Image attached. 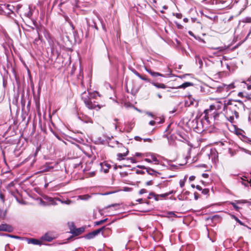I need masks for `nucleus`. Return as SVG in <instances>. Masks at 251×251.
<instances>
[{
    "label": "nucleus",
    "instance_id": "obj_1",
    "mask_svg": "<svg viewBox=\"0 0 251 251\" xmlns=\"http://www.w3.org/2000/svg\"><path fill=\"white\" fill-rule=\"evenodd\" d=\"M226 105V103H223L219 100H216V102L211 105L209 108L205 109L204 111L205 114L204 119L207 121L210 117L212 116L214 119H216L219 116V113L217 112L222 109L224 110V106Z\"/></svg>",
    "mask_w": 251,
    "mask_h": 251
},
{
    "label": "nucleus",
    "instance_id": "obj_2",
    "mask_svg": "<svg viewBox=\"0 0 251 251\" xmlns=\"http://www.w3.org/2000/svg\"><path fill=\"white\" fill-rule=\"evenodd\" d=\"M225 115L226 119L230 122H232L234 117L237 119L239 117L238 112L235 111L233 106H230L228 105L224 106Z\"/></svg>",
    "mask_w": 251,
    "mask_h": 251
},
{
    "label": "nucleus",
    "instance_id": "obj_3",
    "mask_svg": "<svg viewBox=\"0 0 251 251\" xmlns=\"http://www.w3.org/2000/svg\"><path fill=\"white\" fill-rule=\"evenodd\" d=\"M90 97H91V95H89V93L85 92L83 93L81 95V98L85 103L86 106L89 109H95L97 107H98L99 109H100V107L99 106V105L96 104L95 102H93L92 101Z\"/></svg>",
    "mask_w": 251,
    "mask_h": 251
},
{
    "label": "nucleus",
    "instance_id": "obj_4",
    "mask_svg": "<svg viewBox=\"0 0 251 251\" xmlns=\"http://www.w3.org/2000/svg\"><path fill=\"white\" fill-rule=\"evenodd\" d=\"M230 106H233L235 111L238 112L240 109L244 108V104L243 102L240 100H234L232 102H228L227 103Z\"/></svg>",
    "mask_w": 251,
    "mask_h": 251
},
{
    "label": "nucleus",
    "instance_id": "obj_5",
    "mask_svg": "<svg viewBox=\"0 0 251 251\" xmlns=\"http://www.w3.org/2000/svg\"><path fill=\"white\" fill-rule=\"evenodd\" d=\"M229 87L230 88H233V86L232 85H229L227 86L225 84H222V85L219 86L216 88V92L218 93H222L223 94L225 92L227 93V90L228 88ZM227 94L226 93L224 94L223 95V97H226V96Z\"/></svg>",
    "mask_w": 251,
    "mask_h": 251
},
{
    "label": "nucleus",
    "instance_id": "obj_6",
    "mask_svg": "<svg viewBox=\"0 0 251 251\" xmlns=\"http://www.w3.org/2000/svg\"><path fill=\"white\" fill-rule=\"evenodd\" d=\"M185 104L188 106L194 105L197 106L198 105V101L195 100L192 95H189L187 100L185 101Z\"/></svg>",
    "mask_w": 251,
    "mask_h": 251
},
{
    "label": "nucleus",
    "instance_id": "obj_7",
    "mask_svg": "<svg viewBox=\"0 0 251 251\" xmlns=\"http://www.w3.org/2000/svg\"><path fill=\"white\" fill-rule=\"evenodd\" d=\"M13 227L7 224H2L0 225V231L11 232L13 231Z\"/></svg>",
    "mask_w": 251,
    "mask_h": 251
},
{
    "label": "nucleus",
    "instance_id": "obj_8",
    "mask_svg": "<svg viewBox=\"0 0 251 251\" xmlns=\"http://www.w3.org/2000/svg\"><path fill=\"white\" fill-rule=\"evenodd\" d=\"M53 168V167L50 166L49 164L46 163V164L42 166L40 168L39 173H43L50 171L51 169Z\"/></svg>",
    "mask_w": 251,
    "mask_h": 251
},
{
    "label": "nucleus",
    "instance_id": "obj_9",
    "mask_svg": "<svg viewBox=\"0 0 251 251\" xmlns=\"http://www.w3.org/2000/svg\"><path fill=\"white\" fill-rule=\"evenodd\" d=\"M146 156L150 157L152 162H154L155 164H158L159 163V161L157 159L156 154L152 153H148L146 154Z\"/></svg>",
    "mask_w": 251,
    "mask_h": 251
},
{
    "label": "nucleus",
    "instance_id": "obj_10",
    "mask_svg": "<svg viewBox=\"0 0 251 251\" xmlns=\"http://www.w3.org/2000/svg\"><path fill=\"white\" fill-rule=\"evenodd\" d=\"M41 239L43 240L50 242L53 240V238L51 235L47 233L43 236Z\"/></svg>",
    "mask_w": 251,
    "mask_h": 251
},
{
    "label": "nucleus",
    "instance_id": "obj_11",
    "mask_svg": "<svg viewBox=\"0 0 251 251\" xmlns=\"http://www.w3.org/2000/svg\"><path fill=\"white\" fill-rule=\"evenodd\" d=\"M27 243L28 244H32L33 245H41V242L39 240L34 239V238H29L27 240Z\"/></svg>",
    "mask_w": 251,
    "mask_h": 251
},
{
    "label": "nucleus",
    "instance_id": "obj_12",
    "mask_svg": "<svg viewBox=\"0 0 251 251\" xmlns=\"http://www.w3.org/2000/svg\"><path fill=\"white\" fill-rule=\"evenodd\" d=\"M146 70L153 76H162L163 75L159 73L153 72L151 69L146 68Z\"/></svg>",
    "mask_w": 251,
    "mask_h": 251
},
{
    "label": "nucleus",
    "instance_id": "obj_13",
    "mask_svg": "<svg viewBox=\"0 0 251 251\" xmlns=\"http://www.w3.org/2000/svg\"><path fill=\"white\" fill-rule=\"evenodd\" d=\"M128 151H127L125 153H119L117 154V159L119 160H122L124 159V157L126 156L127 155Z\"/></svg>",
    "mask_w": 251,
    "mask_h": 251
},
{
    "label": "nucleus",
    "instance_id": "obj_14",
    "mask_svg": "<svg viewBox=\"0 0 251 251\" xmlns=\"http://www.w3.org/2000/svg\"><path fill=\"white\" fill-rule=\"evenodd\" d=\"M147 172L148 173V174L150 175H151V176H153V175H154L155 174H159V173L157 172L156 171H155L154 170L151 168H149L148 167V168H147Z\"/></svg>",
    "mask_w": 251,
    "mask_h": 251
},
{
    "label": "nucleus",
    "instance_id": "obj_15",
    "mask_svg": "<svg viewBox=\"0 0 251 251\" xmlns=\"http://www.w3.org/2000/svg\"><path fill=\"white\" fill-rule=\"evenodd\" d=\"M105 228V227L104 226L100 228H99L97 230H95L92 232V234L95 237L96 235H97L98 234H99L101 231H102L103 230H104Z\"/></svg>",
    "mask_w": 251,
    "mask_h": 251
},
{
    "label": "nucleus",
    "instance_id": "obj_16",
    "mask_svg": "<svg viewBox=\"0 0 251 251\" xmlns=\"http://www.w3.org/2000/svg\"><path fill=\"white\" fill-rule=\"evenodd\" d=\"M193 84L191 82H185L184 83H183L182 84L179 85L178 88H185L187 87H189L190 86H191Z\"/></svg>",
    "mask_w": 251,
    "mask_h": 251
},
{
    "label": "nucleus",
    "instance_id": "obj_17",
    "mask_svg": "<svg viewBox=\"0 0 251 251\" xmlns=\"http://www.w3.org/2000/svg\"><path fill=\"white\" fill-rule=\"evenodd\" d=\"M153 85L158 88L165 89L166 88V85L163 83H153Z\"/></svg>",
    "mask_w": 251,
    "mask_h": 251
},
{
    "label": "nucleus",
    "instance_id": "obj_18",
    "mask_svg": "<svg viewBox=\"0 0 251 251\" xmlns=\"http://www.w3.org/2000/svg\"><path fill=\"white\" fill-rule=\"evenodd\" d=\"M212 49L217 50L220 52H223L226 49V47H219L217 48H212Z\"/></svg>",
    "mask_w": 251,
    "mask_h": 251
},
{
    "label": "nucleus",
    "instance_id": "obj_19",
    "mask_svg": "<svg viewBox=\"0 0 251 251\" xmlns=\"http://www.w3.org/2000/svg\"><path fill=\"white\" fill-rule=\"evenodd\" d=\"M6 214V211H3L0 209V219H4Z\"/></svg>",
    "mask_w": 251,
    "mask_h": 251
},
{
    "label": "nucleus",
    "instance_id": "obj_20",
    "mask_svg": "<svg viewBox=\"0 0 251 251\" xmlns=\"http://www.w3.org/2000/svg\"><path fill=\"white\" fill-rule=\"evenodd\" d=\"M230 204H231L233 207H234V208L236 210V211H239V209L240 208V207L238 206L237 205V203L236 202H235V201H233V202H230Z\"/></svg>",
    "mask_w": 251,
    "mask_h": 251
},
{
    "label": "nucleus",
    "instance_id": "obj_21",
    "mask_svg": "<svg viewBox=\"0 0 251 251\" xmlns=\"http://www.w3.org/2000/svg\"><path fill=\"white\" fill-rule=\"evenodd\" d=\"M186 179H187V177L185 176L183 179H182V180L181 179L180 180L179 185H180V187L182 188L184 187V186L185 185V182L186 180Z\"/></svg>",
    "mask_w": 251,
    "mask_h": 251
},
{
    "label": "nucleus",
    "instance_id": "obj_22",
    "mask_svg": "<svg viewBox=\"0 0 251 251\" xmlns=\"http://www.w3.org/2000/svg\"><path fill=\"white\" fill-rule=\"evenodd\" d=\"M163 123V121L162 120H160V121H151L149 122V124L151 126H154L155 124V123L161 124Z\"/></svg>",
    "mask_w": 251,
    "mask_h": 251
},
{
    "label": "nucleus",
    "instance_id": "obj_23",
    "mask_svg": "<svg viewBox=\"0 0 251 251\" xmlns=\"http://www.w3.org/2000/svg\"><path fill=\"white\" fill-rule=\"evenodd\" d=\"M55 200L60 201L62 203H65V204H70L71 203V201H70V200H68V201H63L61 200L59 198L56 199Z\"/></svg>",
    "mask_w": 251,
    "mask_h": 251
},
{
    "label": "nucleus",
    "instance_id": "obj_24",
    "mask_svg": "<svg viewBox=\"0 0 251 251\" xmlns=\"http://www.w3.org/2000/svg\"><path fill=\"white\" fill-rule=\"evenodd\" d=\"M94 237H95L92 232L89 233L85 236V238L87 239H91L93 238Z\"/></svg>",
    "mask_w": 251,
    "mask_h": 251
},
{
    "label": "nucleus",
    "instance_id": "obj_25",
    "mask_svg": "<svg viewBox=\"0 0 251 251\" xmlns=\"http://www.w3.org/2000/svg\"><path fill=\"white\" fill-rule=\"evenodd\" d=\"M133 126H133V124H131V123L129 124L128 127L127 129H126V131L128 132H130L131 130H132V129L133 128Z\"/></svg>",
    "mask_w": 251,
    "mask_h": 251
},
{
    "label": "nucleus",
    "instance_id": "obj_26",
    "mask_svg": "<svg viewBox=\"0 0 251 251\" xmlns=\"http://www.w3.org/2000/svg\"><path fill=\"white\" fill-rule=\"evenodd\" d=\"M235 202L237 204H243L247 202L246 200H235Z\"/></svg>",
    "mask_w": 251,
    "mask_h": 251
},
{
    "label": "nucleus",
    "instance_id": "obj_27",
    "mask_svg": "<svg viewBox=\"0 0 251 251\" xmlns=\"http://www.w3.org/2000/svg\"><path fill=\"white\" fill-rule=\"evenodd\" d=\"M80 199L81 200H87L90 198V196L88 195H82L79 196Z\"/></svg>",
    "mask_w": 251,
    "mask_h": 251
},
{
    "label": "nucleus",
    "instance_id": "obj_28",
    "mask_svg": "<svg viewBox=\"0 0 251 251\" xmlns=\"http://www.w3.org/2000/svg\"><path fill=\"white\" fill-rule=\"evenodd\" d=\"M100 165H101V167H102V168H103V165H104L103 163H101V164H100ZM104 165H105V166H106V167H107V169H104V172L106 173H107V172H108V169H109V165H106V164H104Z\"/></svg>",
    "mask_w": 251,
    "mask_h": 251
},
{
    "label": "nucleus",
    "instance_id": "obj_29",
    "mask_svg": "<svg viewBox=\"0 0 251 251\" xmlns=\"http://www.w3.org/2000/svg\"><path fill=\"white\" fill-rule=\"evenodd\" d=\"M49 201L53 205H56L57 203L55 202V199H53L51 198H49Z\"/></svg>",
    "mask_w": 251,
    "mask_h": 251
},
{
    "label": "nucleus",
    "instance_id": "obj_30",
    "mask_svg": "<svg viewBox=\"0 0 251 251\" xmlns=\"http://www.w3.org/2000/svg\"><path fill=\"white\" fill-rule=\"evenodd\" d=\"M4 235L5 236H6L10 237L13 238H16V239L20 238V237L17 236H15V235H10V234H5Z\"/></svg>",
    "mask_w": 251,
    "mask_h": 251
},
{
    "label": "nucleus",
    "instance_id": "obj_31",
    "mask_svg": "<svg viewBox=\"0 0 251 251\" xmlns=\"http://www.w3.org/2000/svg\"><path fill=\"white\" fill-rule=\"evenodd\" d=\"M244 21L245 22H246V23H251V17H246V18H245V19L244 20Z\"/></svg>",
    "mask_w": 251,
    "mask_h": 251
},
{
    "label": "nucleus",
    "instance_id": "obj_32",
    "mask_svg": "<svg viewBox=\"0 0 251 251\" xmlns=\"http://www.w3.org/2000/svg\"><path fill=\"white\" fill-rule=\"evenodd\" d=\"M139 193V194L142 195L144 193H147V191L145 189H142L140 190Z\"/></svg>",
    "mask_w": 251,
    "mask_h": 251
},
{
    "label": "nucleus",
    "instance_id": "obj_33",
    "mask_svg": "<svg viewBox=\"0 0 251 251\" xmlns=\"http://www.w3.org/2000/svg\"><path fill=\"white\" fill-rule=\"evenodd\" d=\"M140 79L142 80H145V81H148V78L145 75H140V77H139Z\"/></svg>",
    "mask_w": 251,
    "mask_h": 251
},
{
    "label": "nucleus",
    "instance_id": "obj_34",
    "mask_svg": "<svg viewBox=\"0 0 251 251\" xmlns=\"http://www.w3.org/2000/svg\"><path fill=\"white\" fill-rule=\"evenodd\" d=\"M0 199L1 200L2 202L4 201V196L1 193H0Z\"/></svg>",
    "mask_w": 251,
    "mask_h": 251
},
{
    "label": "nucleus",
    "instance_id": "obj_35",
    "mask_svg": "<svg viewBox=\"0 0 251 251\" xmlns=\"http://www.w3.org/2000/svg\"><path fill=\"white\" fill-rule=\"evenodd\" d=\"M103 221L102 220H100V221H97L96 222H95V226H99V225H101L103 224Z\"/></svg>",
    "mask_w": 251,
    "mask_h": 251
},
{
    "label": "nucleus",
    "instance_id": "obj_36",
    "mask_svg": "<svg viewBox=\"0 0 251 251\" xmlns=\"http://www.w3.org/2000/svg\"><path fill=\"white\" fill-rule=\"evenodd\" d=\"M234 219L239 223L241 225H243V223L240 220H239L235 216H233Z\"/></svg>",
    "mask_w": 251,
    "mask_h": 251
},
{
    "label": "nucleus",
    "instance_id": "obj_37",
    "mask_svg": "<svg viewBox=\"0 0 251 251\" xmlns=\"http://www.w3.org/2000/svg\"><path fill=\"white\" fill-rule=\"evenodd\" d=\"M208 192H209V190H208V189H203V190H202V193L203 194H204V195H206V194H207L208 193Z\"/></svg>",
    "mask_w": 251,
    "mask_h": 251
},
{
    "label": "nucleus",
    "instance_id": "obj_38",
    "mask_svg": "<svg viewBox=\"0 0 251 251\" xmlns=\"http://www.w3.org/2000/svg\"><path fill=\"white\" fill-rule=\"evenodd\" d=\"M134 139L137 141H141L142 140L140 137L137 136L134 137Z\"/></svg>",
    "mask_w": 251,
    "mask_h": 251
},
{
    "label": "nucleus",
    "instance_id": "obj_39",
    "mask_svg": "<svg viewBox=\"0 0 251 251\" xmlns=\"http://www.w3.org/2000/svg\"><path fill=\"white\" fill-rule=\"evenodd\" d=\"M175 15H176V17H177L178 19H181L182 17V15L180 13H176L175 14Z\"/></svg>",
    "mask_w": 251,
    "mask_h": 251
},
{
    "label": "nucleus",
    "instance_id": "obj_40",
    "mask_svg": "<svg viewBox=\"0 0 251 251\" xmlns=\"http://www.w3.org/2000/svg\"><path fill=\"white\" fill-rule=\"evenodd\" d=\"M127 159L129 160L130 161V162L132 163H134L136 162L135 159H134L133 158H128Z\"/></svg>",
    "mask_w": 251,
    "mask_h": 251
},
{
    "label": "nucleus",
    "instance_id": "obj_41",
    "mask_svg": "<svg viewBox=\"0 0 251 251\" xmlns=\"http://www.w3.org/2000/svg\"><path fill=\"white\" fill-rule=\"evenodd\" d=\"M118 206H119V204L116 203V204H113L109 205L107 206L106 207V208H110L111 207Z\"/></svg>",
    "mask_w": 251,
    "mask_h": 251
},
{
    "label": "nucleus",
    "instance_id": "obj_42",
    "mask_svg": "<svg viewBox=\"0 0 251 251\" xmlns=\"http://www.w3.org/2000/svg\"><path fill=\"white\" fill-rule=\"evenodd\" d=\"M133 73H134V74L136 75H137L138 77H140L141 75H140L139 73H138L136 71L134 70V71H133Z\"/></svg>",
    "mask_w": 251,
    "mask_h": 251
},
{
    "label": "nucleus",
    "instance_id": "obj_43",
    "mask_svg": "<svg viewBox=\"0 0 251 251\" xmlns=\"http://www.w3.org/2000/svg\"><path fill=\"white\" fill-rule=\"evenodd\" d=\"M146 114L148 115V116H150L152 117V118H154V115L151 112H147Z\"/></svg>",
    "mask_w": 251,
    "mask_h": 251
},
{
    "label": "nucleus",
    "instance_id": "obj_44",
    "mask_svg": "<svg viewBox=\"0 0 251 251\" xmlns=\"http://www.w3.org/2000/svg\"><path fill=\"white\" fill-rule=\"evenodd\" d=\"M144 141V142H151V139H150V138H145L143 139Z\"/></svg>",
    "mask_w": 251,
    "mask_h": 251
},
{
    "label": "nucleus",
    "instance_id": "obj_45",
    "mask_svg": "<svg viewBox=\"0 0 251 251\" xmlns=\"http://www.w3.org/2000/svg\"><path fill=\"white\" fill-rule=\"evenodd\" d=\"M195 176H190L189 177V180H190V181H193V180L195 179Z\"/></svg>",
    "mask_w": 251,
    "mask_h": 251
},
{
    "label": "nucleus",
    "instance_id": "obj_46",
    "mask_svg": "<svg viewBox=\"0 0 251 251\" xmlns=\"http://www.w3.org/2000/svg\"><path fill=\"white\" fill-rule=\"evenodd\" d=\"M145 161H146V162H147L148 163L152 162V160L150 158H145Z\"/></svg>",
    "mask_w": 251,
    "mask_h": 251
},
{
    "label": "nucleus",
    "instance_id": "obj_47",
    "mask_svg": "<svg viewBox=\"0 0 251 251\" xmlns=\"http://www.w3.org/2000/svg\"><path fill=\"white\" fill-rule=\"evenodd\" d=\"M249 183H251V182H249L248 181H247V182H245V181H243V182H242V184H243V185H244L245 186H248V184H249Z\"/></svg>",
    "mask_w": 251,
    "mask_h": 251
},
{
    "label": "nucleus",
    "instance_id": "obj_48",
    "mask_svg": "<svg viewBox=\"0 0 251 251\" xmlns=\"http://www.w3.org/2000/svg\"><path fill=\"white\" fill-rule=\"evenodd\" d=\"M137 167L141 168V169H146V170H147V168H148V167H146L145 166H140V165L137 166Z\"/></svg>",
    "mask_w": 251,
    "mask_h": 251
},
{
    "label": "nucleus",
    "instance_id": "obj_49",
    "mask_svg": "<svg viewBox=\"0 0 251 251\" xmlns=\"http://www.w3.org/2000/svg\"><path fill=\"white\" fill-rule=\"evenodd\" d=\"M152 184V182L151 180L148 181L146 182L147 185H151Z\"/></svg>",
    "mask_w": 251,
    "mask_h": 251
},
{
    "label": "nucleus",
    "instance_id": "obj_50",
    "mask_svg": "<svg viewBox=\"0 0 251 251\" xmlns=\"http://www.w3.org/2000/svg\"><path fill=\"white\" fill-rule=\"evenodd\" d=\"M136 173L138 174H144V172L142 171L137 170L136 171Z\"/></svg>",
    "mask_w": 251,
    "mask_h": 251
},
{
    "label": "nucleus",
    "instance_id": "obj_51",
    "mask_svg": "<svg viewBox=\"0 0 251 251\" xmlns=\"http://www.w3.org/2000/svg\"><path fill=\"white\" fill-rule=\"evenodd\" d=\"M196 187L197 189H198V190L201 191L202 190L201 187L200 186V185H197V186H196Z\"/></svg>",
    "mask_w": 251,
    "mask_h": 251
},
{
    "label": "nucleus",
    "instance_id": "obj_52",
    "mask_svg": "<svg viewBox=\"0 0 251 251\" xmlns=\"http://www.w3.org/2000/svg\"><path fill=\"white\" fill-rule=\"evenodd\" d=\"M81 164V162H80L79 163H75L74 164V167L75 168H76L78 167Z\"/></svg>",
    "mask_w": 251,
    "mask_h": 251
},
{
    "label": "nucleus",
    "instance_id": "obj_53",
    "mask_svg": "<svg viewBox=\"0 0 251 251\" xmlns=\"http://www.w3.org/2000/svg\"><path fill=\"white\" fill-rule=\"evenodd\" d=\"M155 121H160L161 120H162L163 121V122L164 121L163 119H161L160 118H155Z\"/></svg>",
    "mask_w": 251,
    "mask_h": 251
},
{
    "label": "nucleus",
    "instance_id": "obj_54",
    "mask_svg": "<svg viewBox=\"0 0 251 251\" xmlns=\"http://www.w3.org/2000/svg\"><path fill=\"white\" fill-rule=\"evenodd\" d=\"M238 96L240 97H244L243 92H239L238 93Z\"/></svg>",
    "mask_w": 251,
    "mask_h": 251
},
{
    "label": "nucleus",
    "instance_id": "obj_55",
    "mask_svg": "<svg viewBox=\"0 0 251 251\" xmlns=\"http://www.w3.org/2000/svg\"><path fill=\"white\" fill-rule=\"evenodd\" d=\"M141 155V153H139V152H137L135 153V156H140Z\"/></svg>",
    "mask_w": 251,
    "mask_h": 251
},
{
    "label": "nucleus",
    "instance_id": "obj_56",
    "mask_svg": "<svg viewBox=\"0 0 251 251\" xmlns=\"http://www.w3.org/2000/svg\"><path fill=\"white\" fill-rule=\"evenodd\" d=\"M247 88L248 90H251V84L247 85Z\"/></svg>",
    "mask_w": 251,
    "mask_h": 251
},
{
    "label": "nucleus",
    "instance_id": "obj_57",
    "mask_svg": "<svg viewBox=\"0 0 251 251\" xmlns=\"http://www.w3.org/2000/svg\"><path fill=\"white\" fill-rule=\"evenodd\" d=\"M183 21H184V22H185V23H187V22H188V19L187 18H184V19H183Z\"/></svg>",
    "mask_w": 251,
    "mask_h": 251
},
{
    "label": "nucleus",
    "instance_id": "obj_58",
    "mask_svg": "<svg viewBox=\"0 0 251 251\" xmlns=\"http://www.w3.org/2000/svg\"><path fill=\"white\" fill-rule=\"evenodd\" d=\"M3 86L4 87H5L6 86V83L4 80V79H3Z\"/></svg>",
    "mask_w": 251,
    "mask_h": 251
},
{
    "label": "nucleus",
    "instance_id": "obj_59",
    "mask_svg": "<svg viewBox=\"0 0 251 251\" xmlns=\"http://www.w3.org/2000/svg\"><path fill=\"white\" fill-rule=\"evenodd\" d=\"M195 200H198V197L197 196V194L195 193Z\"/></svg>",
    "mask_w": 251,
    "mask_h": 251
},
{
    "label": "nucleus",
    "instance_id": "obj_60",
    "mask_svg": "<svg viewBox=\"0 0 251 251\" xmlns=\"http://www.w3.org/2000/svg\"><path fill=\"white\" fill-rule=\"evenodd\" d=\"M176 165H172V166H171V169H174V168H176Z\"/></svg>",
    "mask_w": 251,
    "mask_h": 251
},
{
    "label": "nucleus",
    "instance_id": "obj_61",
    "mask_svg": "<svg viewBox=\"0 0 251 251\" xmlns=\"http://www.w3.org/2000/svg\"><path fill=\"white\" fill-rule=\"evenodd\" d=\"M142 201V199H138V200H137V201H138L139 202H141Z\"/></svg>",
    "mask_w": 251,
    "mask_h": 251
},
{
    "label": "nucleus",
    "instance_id": "obj_62",
    "mask_svg": "<svg viewBox=\"0 0 251 251\" xmlns=\"http://www.w3.org/2000/svg\"><path fill=\"white\" fill-rule=\"evenodd\" d=\"M202 176L203 177H207L208 176V175L206 174H203Z\"/></svg>",
    "mask_w": 251,
    "mask_h": 251
},
{
    "label": "nucleus",
    "instance_id": "obj_63",
    "mask_svg": "<svg viewBox=\"0 0 251 251\" xmlns=\"http://www.w3.org/2000/svg\"><path fill=\"white\" fill-rule=\"evenodd\" d=\"M157 96L159 98H162V96L160 94H157Z\"/></svg>",
    "mask_w": 251,
    "mask_h": 251
},
{
    "label": "nucleus",
    "instance_id": "obj_64",
    "mask_svg": "<svg viewBox=\"0 0 251 251\" xmlns=\"http://www.w3.org/2000/svg\"><path fill=\"white\" fill-rule=\"evenodd\" d=\"M107 219H105L104 220H102V221H103V223H104L105 222H106L107 221Z\"/></svg>",
    "mask_w": 251,
    "mask_h": 251
}]
</instances>
